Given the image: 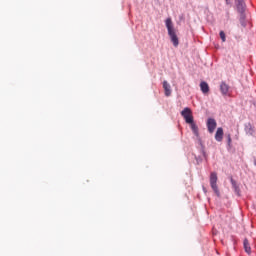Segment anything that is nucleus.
Wrapping results in <instances>:
<instances>
[{
	"label": "nucleus",
	"instance_id": "f257e3e1",
	"mask_svg": "<svg viewBox=\"0 0 256 256\" xmlns=\"http://www.w3.org/2000/svg\"><path fill=\"white\" fill-rule=\"evenodd\" d=\"M181 115L185 119L186 123L190 125L191 130L198 142L201 143V136H199V127L193 121V112L191 111V109L189 107L184 108L181 112Z\"/></svg>",
	"mask_w": 256,
	"mask_h": 256
},
{
	"label": "nucleus",
	"instance_id": "f03ea898",
	"mask_svg": "<svg viewBox=\"0 0 256 256\" xmlns=\"http://www.w3.org/2000/svg\"><path fill=\"white\" fill-rule=\"evenodd\" d=\"M165 25L168 31V35L174 47H179V38L177 37V32L175 31V27H173V20H171V18H167L165 20Z\"/></svg>",
	"mask_w": 256,
	"mask_h": 256
},
{
	"label": "nucleus",
	"instance_id": "7ed1b4c3",
	"mask_svg": "<svg viewBox=\"0 0 256 256\" xmlns=\"http://www.w3.org/2000/svg\"><path fill=\"white\" fill-rule=\"evenodd\" d=\"M210 185L214 191V193L219 197V188L217 187V174L212 172L210 174Z\"/></svg>",
	"mask_w": 256,
	"mask_h": 256
},
{
	"label": "nucleus",
	"instance_id": "20e7f679",
	"mask_svg": "<svg viewBox=\"0 0 256 256\" xmlns=\"http://www.w3.org/2000/svg\"><path fill=\"white\" fill-rule=\"evenodd\" d=\"M207 128L209 133H213L217 129V121L213 118L207 120Z\"/></svg>",
	"mask_w": 256,
	"mask_h": 256
},
{
	"label": "nucleus",
	"instance_id": "39448f33",
	"mask_svg": "<svg viewBox=\"0 0 256 256\" xmlns=\"http://www.w3.org/2000/svg\"><path fill=\"white\" fill-rule=\"evenodd\" d=\"M163 89H164V93L166 97H171V84H169V82H167V80L163 81Z\"/></svg>",
	"mask_w": 256,
	"mask_h": 256
},
{
	"label": "nucleus",
	"instance_id": "423d86ee",
	"mask_svg": "<svg viewBox=\"0 0 256 256\" xmlns=\"http://www.w3.org/2000/svg\"><path fill=\"white\" fill-rule=\"evenodd\" d=\"M237 11L240 14H245V2L243 0H237Z\"/></svg>",
	"mask_w": 256,
	"mask_h": 256
},
{
	"label": "nucleus",
	"instance_id": "0eeeda50",
	"mask_svg": "<svg viewBox=\"0 0 256 256\" xmlns=\"http://www.w3.org/2000/svg\"><path fill=\"white\" fill-rule=\"evenodd\" d=\"M244 130L247 135H255V128L253 125H251V123L246 124Z\"/></svg>",
	"mask_w": 256,
	"mask_h": 256
},
{
	"label": "nucleus",
	"instance_id": "6e6552de",
	"mask_svg": "<svg viewBox=\"0 0 256 256\" xmlns=\"http://www.w3.org/2000/svg\"><path fill=\"white\" fill-rule=\"evenodd\" d=\"M231 185L237 195H240L241 189H239V185H237V181H235L233 178L230 179Z\"/></svg>",
	"mask_w": 256,
	"mask_h": 256
},
{
	"label": "nucleus",
	"instance_id": "1a4fd4ad",
	"mask_svg": "<svg viewBox=\"0 0 256 256\" xmlns=\"http://www.w3.org/2000/svg\"><path fill=\"white\" fill-rule=\"evenodd\" d=\"M220 91L222 95H227V93H229V86L225 82H222L220 84Z\"/></svg>",
	"mask_w": 256,
	"mask_h": 256
},
{
	"label": "nucleus",
	"instance_id": "9d476101",
	"mask_svg": "<svg viewBox=\"0 0 256 256\" xmlns=\"http://www.w3.org/2000/svg\"><path fill=\"white\" fill-rule=\"evenodd\" d=\"M216 141H223V128H218L215 134Z\"/></svg>",
	"mask_w": 256,
	"mask_h": 256
},
{
	"label": "nucleus",
	"instance_id": "9b49d317",
	"mask_svg": "<svg viewBox=\"0 0 256 256\" xmlns=\"http://www.w3.org/2000/svg\"><path fill=\"white\" fill-rule=\"evenodd\" d=\"M200 88L202 93H209V84H207V82H201Z\"/></svg>",
	"mask_w": 256,
	"mask_h": 256
},
{
	"label": "nucleus",
	"instance_id": "f8f14e48",
	"mask_svg": "<svg viewBox=\"0 0 256 256\" xmlns=\"http://www.w3.org/2000/svg\"><path fill=\"white\" fill-rule=\"evenodd\" d=\"M244 249L250 255L251 253V246L249 245V240L247 238L244 239Z\"/></svg>",
	"mask_w": 256,
	"mask_h": 256
},
{
	"label": "nucleus",
	"instance_id": "ddd939ff",
	"mask_svg": "<svg viewBox=\"0 0 256 256\" xmlns=\"http://www.w3.org/2000/svg\"><path fill=\"white\" fill-rule=\"evenodd\" d=\"M240 23L242 27H246L247 23L245 22V14H240Z\"/></svg>",
	"mask_w": 256,
	"mask_h": 256
},
{
	"label": "nucleus",
	"instance_id": "4468645a",
	"mask_svg": "<svg viewBox=\"0 0 256 256\" xmlns=\"http://www.w3.org/2000/svg\"><path fill=\"white\" fill-rule=\"evenodd\" d=\"M220 38L223 41V43H225L226 37H225V32L224 31H220Z\"/></svg>",
	"mask_w": 256,
	"mask_h": 256
},
{
	"label": "nucleus",
	"instance_id": "2eb2a0df",
	"mask_svg": "<svg viewBox=\"0 0 256 256\" xmlns=\"http://www.w3.org/2000/svg\"><path fill=\"white\" fill-rule=\"evenodd\" d=\"M228 143H231V136L228 137Z\"/></svg>",
	"mask_w": 256,
	"mask_h": 256
},
{
	"label": "nucleus",
	"instance_id": "dca6fc26",
	"mask_svg": "<svg viewBox=\"0 0 256 256\" xmlns=\"http://www.w3.org/2000/svg\"><path fill=\"white\" fill-rule=\"evenodd\" d=\"M254 165H255V167H256V157H254Z\"/></svg>",
	"mask_w": 256,
	"mask_h": 256
},
{
	"label": "nucleus",
	"instance_id": "f3484780",
	"mask_svg": "<svg viewBox=\"0 0 256 256\" xmlns=\"http://www.w3.org/2000/svg\"><path fill=\"white\" fill-rule=\"evenodd\" d=\"M226 3L229 4V0H226Z\"/></svg>",
	"mask_w": 256,
	"mask_h": 256
}]
</instances>
